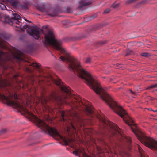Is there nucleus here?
I'll return each mask as SVG.
<instances>
[{"mask_svg":"<svg viewBox=\"0 0 157 157\" xmlns=\"http://www.w3.org/2000/svg\"><path fill=\"white\" fill-rule=\"evenodd\" d=\"M69 115H70L72 117H78V115L77 114V113L75 112L74 111H71L70 112L69 114Z\"/></svg>","mask_w":157,"mask_h":157,"instance_id":"15","label":"nucleus"},{"mask_svg":"<svg viewBox=\"0 0 157 157\" xmlns=\"http://www.w3.org/2000/svg\"><path fill=\"white\" fill-rule=\"evenodd\" d=\"M138 148L140 157H148V156L145 155L143 152V150L140 146H138Z\"/></svg>","mask_w":157,"mask_h":157,"instance_id":"12","label":"nucleus"},{"mask_svg":"<svg viewBox=\"0 0 157 157\" xmlns=\"http://www.w3.org/2000/svg\"><path fill=\"white\" fill-rule=\"evenodd\" d=\"M13 6H16L17 5L18 0H7Z\"/></svg>","mask_w":157,"mask_h":157,"instance_id":"14","label":"nucleus"},{"mask_svg":"<svg viewBox=\"0 0 157 157\" xmlns=\"http://www.w3.org/2000/svg\"><path fill=\"white\" fill-rule=\"evenodd\" d=\"M73 103V104L76 107V108H77V106H78L77 104L76 105V104H74V103Z\"/></svg>","mask_w":157,"mask_h":157,"instance_id":"28","label":"nucleus"},{"mask_svg":"<svg viewBox=\"0 0 157 157\" xmlns=\"http://www.w3.org/2000/svg\"><path fill=\"white\" fill-rule=\"evenodd\" d=\"M0 8L2 10H5L6 9V7L4 4L0 2Z\"/></svg>","mask_w":157,"mask_h":157,"instance_id":"18","label":"nucleus"},{"mask_svg":"<svg viewBox=\"0 0 157 157\" xmlns=\"http://www.w3.org/2000/svg\"><path fill=\"white\" fill-rule=\"evenodd\" d=\"M13 97H14L15 99L18 98L16 94H14L13 95H12L10 93L9 95L6 96L0 93V99L5 101V102L8 105L12 106L15 108L24 109L25 113L28 115L29 118H33L35 119V120L36 122L38 127L41 128L43 130L48 131L50 134L52 135L58 139H60L63 140L66 145H68V142L59 133L56 129L50 127L44 121L36 117L34 115L28 111L27 109H23L19 103L12 100Z\"/></svg>","mask_w":157,"mask_h":157,"instance_id":"2","label":"nucleus"},{"mask_svg":"<svg viewBox=\"0 0 157 157\" xmlns=\"http://www.w3.org/2000/svg\"><path fill=\"white\" fill-rule=\"evenodd\" d=\"M97 117L100 121L103 123L105 127L108 126L112 129L113 131L112 132L113 135H115L117 133L119 136L121 137L122 139H127L126 137L122 135L121 133V130L117 125L112 123L110 121L106 119L102 113L99 114L97 116Z\"/></svg>","mask_w":157,"mask_h":157,"instance_id":"3","label":"nucleus"},{"mask_svg":"<svg viewBox=\"0 0 157 157\" xmlns=\"http://www.w3.org/2000/svg\"><path fill=\"white\" fill-rule=\"evenodd\" d=\"M157 87V84L155 85H151L149 87H148L147 89H148L150 88H155Z\"/></svg>","mask_w":157,"mask_h":157,"instance_id":"20","label":"nucleus"},{"mask_svg":"<svg viewBox=\"0 0 157 157\" xmlns=\"http://www.w3.org/2000/svg\"><path fill=\"white\" fill-rule=\"evenodd\" d=\"M85 105L86 108V111L88 113L90 114H92L94 112L93 108L91 106L87 105Z\"/></svg>","mask_w":157,"mask_h":157,"instance_id":"11","label":"nucleus"},{"mask_svg":"<svg viewBox=\"0 0 157 157\" xmlns=\"http://www.w3.org/2000/svg\"><path fill=\"white\" fill-rule=\"evenodd\" d=\"M40 10H41V11H42V9H40Z\"/></svg>","mask_w":157,"mask_h":157,"instance_id":"31","label":"nucleus"},{"mask_svg":"<svg viewBox=\"0 0 157 157\" xmlns=\"http://www.w3.org/2000/svg\"><path fill=\"white\" fill-rule=\"evenodd\" d=\"M32 65L33 67H39V65L37 63H33Z\"/></svg>","mask_w":157,"mask_h":157,"instance_id":"23","label":"nucleus"},{"mask_svg":"<svg viewBox=\"0 0 157 157\" xmlns=\"http://www.w3.org/2000/svg\"><path fill=\"white\" fill-rule=\"evenodd\" d=\"M65 114V113L64 112H62L61 114V116L62 118V120L63 121H66L64 117Z\"/></svg>","mask_w":157,"mask_h":157,"instance_id":"21","label":"nucleus"},{"mask_svg":"<svg viewBox=\"0 0 157 157\" xmlns=\"http://www.w3.org/2000/svg\"><path fill=\"white\" fill-rule=\"evenodd\" d=\"M12 19L14 20V21L17 24H18L19 23L18 19L20 20L21 19V17L18 14L16 13H14L13 14L12 17Z\"/></svg>","mask_w":157,"mask_h":157,"instance_id":"9","label":"nucleus"},{"mask_svg":"<svg viewBox=\"0 0 157 157\" xmlns=\"http://www.w3.org/2000/svg\"><path fill=\"white\" fill-rule=\"evenodd\" d=\"M5 54L2 51H0V61L4 60Z\"/></svg>","mask_w":157,"mask_h":157,"instance_id":"16","label":"nucleus"},{"mask_svg":"<svg viewBox=\"0 0 157 157\" xmlns=\"http://www.w3.org/2000/svg\"><path fill=\"white\" fill-rule=\"evenodd\" d=\"M53 81L55 84L60 87L62 90L68 94H71L70 88L64 85L60 79L54 80Z\"/></svg>","mask_w":157,"mask_h":157,"instance_id":"5","label":"nucleus"},{"mask_svg":"<svg viewBox=\"0 0 157 157\" xmlns=\"http://www.w3.org/2000/svg\"><path fill=\"white\" fill-rule=\"evenodd\" d=\"M16 58H17V59H19V60H20V59H21V58L20 57H19L17 56V57H16Z\"/></svg>","mask_w":157,"mask_h":157,"instance_id":"27","label":"nucleus"},{"mask_svg":"<svg viewBox=\"0 0 157 157\" xmlns=\"http://www.w3.org/2000/svg\"><path fill=\"white\" fill-rule=\"evenodd\" d=\"M153 98H151V99H153Z\"/></svg>","mask_w":157,"mask_h":157,"instance_id":"32","label":"nucleus"},{"mask_svg":"<svg viewBox=\"0 0 157 157\" xmlns=\"http://www.w3.org/2000/svg\"><path fill=\"white\" fill-rule=\"evenodd\" d=\"M91 59L90 58H87L86 60V62L87 63H89L90 62Z\"/></svg>","mask_w":157,"mask_h":157,"instance_id":"24","label":"nucleus"},{"mask_svg":"<svg viewBox=\"0 0 157 157\" xmlns=\"http://www.w3.org/2000/svg\"><path fill=\"white\" fill-rule=\"evenodd\" d=\"M91 4L90 2L88 0H81L79 2V8L88 6Z\"/></svg>","mask_w":157,"mask_h":157,"instance_id":"8","label":"nucleus"},{"mask_svg":"<svg viewBox=\"0 0 157 157\" xmlns=\"http://www.w3.org/2000/svg\"><path fill=\"white\" fill-rule=\"evenodd\" d=\"M110 10L109 9H106V10H105L104 13H109V12H110Z\"/></svg>","mask_w":157,"mask_h":157,"instance_id":"26","label":"nucleus"},{"mask_svg":"<svg viewBox=\"0 0 157 157\" xmlns=\"http://www.w3.org/2000/svg\"><path fill=\"white\" fill-rule=\"evenodd\" d=\"M70 126L69 127H67V131H69L71 129H72V128L74 130L76 129L75 128V127L71 123H70Z\"/></svg>","mask_w":157,"mask_h":157,"instance_id":"19","label":"nucleus"},{"mask_svg":"<svg viewBox=\"0 0 157 157\" xmlns=\"http://www.w3.org/2000/svg\"><path fill=\"white\" fill-rule=\"evenodd\" d=\"M23 27L26 29L27 33L35 39H37L39 37L41 31L37 28L26 25H24Z\"/></svg>","mask_w":157,"mask_h":157,"instance_id":"4","label":"nucleus"},{"mask_svg":"<svg viewBox=\"0 0 157 157\" xmlns=\"http://www.w3.org/2000/svg\"><path fill=\"white\" fill-rule=\"evenodd\" d=\"M128 141L129 142H131V140H130V138H128Z\"/></svg>","mask_w":157,"mask_h":157,"instance_id":"29","label":"nucleus"},{"mask_svg":"<svg viewBox=\"0 0 157 157\" xmlns=\"http://www.w3.org/2000/svg\"><path fill=\"white\" fill-rule=\"evenodd\" d=\"M157 111V110H155L154 111L155 112H156Z\"/></svg>","mask_w":157,"mask_h":157,"instance_id":"30","label":"nucleus"},{"mask_svg":"<svg viewBox=\"0 0 157 157\" xmlns=\"http://www.w3.org/2000/svg\"><path fill=\"white\" fill-rule=\"evenodd\" d=\"M141 55L142 56L147 57L148 55V54L147 53L145 52L142 53L141 54Z\"/></svg>","mask_w":157,"mask_h":157,"instance_id":"22","label":"nucleus"},{"mask_svg":"<svg viewBox=\"0 0 157 157\" xmlns=\"http://www.w3.org/2000/svg\"><path fill=\"white\" fill-rule=\"evenodd\" d=\"M128 93L131 94H135V93L134 92H133L131 90H130V89L128 91Z\"/></svg>","mask_w":157,"mask_h":157,"instance_id":"25","label":"nucleus"},{"mask_svg":"<svg viewBox=\"0 0 157 157\" xmlns=\"http://www.w3.org/2000/svg\"><path fill=\"white\" fill-rule=\"evenodd\" d=\"M49 99L50 100L53 99L55 100H59L60 101L62 102L63 103H67L68 100L69 101V99H67V96H64L63 98H59L54 94H51Z\"/></svg>","mask_w":157,"mask_h":157,"instance_id":"6","label":"nucleus"},{"mask_svg":"<svg viewBox=\"0 0 157 157\" xmlns=\"http://www.w3.org/2000/svg\"><path fill=\"white\" fill-rule=\"evenodd\" d=\"M45 101H47V99H45Z\"/></svg>","mask_w":157,"mask_h":157,"instance_id":"34","label":"nucleus"},{"mask_svg":"<svg viewBox=\"0 0 157 157\" xmlns=\"http://www.w3.org/2000/svg\"><path fill=\"white\" fill-rule=\"evenodd\" d=\"M89 86L100 95L101 98L112 110L123 118L126 124L129 126L133 125L131 127L132 131L143 144L150 149H157V141L152 138L146 136L138 129L137 125L134 123L133 120L125 110L107 93L106 88H103L101 85H89Z\"/></svg>","mask_w":157,"mask_h":157,"instance_id":"1","label":"nucleus"},{"mask_svg":"<svg viewBox=\"0 0 157 157\" xmlns=\"http://www.w3.org/2000/svg\"><path fill=\"white\" fill-rule=\"evenodd\" d=\"M72 98H74L76 100V102H78V103L80 105H81L82 104L83 105H84V103L82 102V100L80 97L74 95L72 96Z\"/></svg>","mask_w":157,"mask_h":157,"instance_id":"10","label":"nucleus"},{"mask_svg":"<svg viewBox=\"0 0 157 157\" xmlns=\"http://www.w3.org/2000/svg\"><path fill=\"white\" fill-rule=\"evenodd\" d=\"M4 37L2 36H0V47L3 48L4 47V42L5 41L2 39V38Z\"/></svg>","mask_w":157,"mask_h":157,"instance_id":"13","label":"nucleus"},{"mask_svg":"<svg viewBox=\"0 0 157 157\" xmlns=\"http://www.w3.org/2000/svg\"><path fill=\"white\" fill-rule=\"evenodd\" d=\"M5 20L6 22L10 24L12 22V21L9 17H6L5 18Z\"/></svg>","mask_w":157,"mask_h":157,"instance_id":"17","label":"nucleus"},{"mask_svg":"<svg viewBox=\"0 0 157 157\" xmlns=\"http://www.w3.org/2000/svg\"><path fill=\"white\" fill-rule=\"evenodd\" d=\"M153 98H151V99H153Z\"/></svg>","mask_w":157,"mask_h":157,"instance_id":"33","label":"nucleus"},{"mask_svg":"<svg viewBox=\"0 0 157 157\" xmlns=\"http://www.w3.org/2000/svg\"><path fill=\"white\" fill-rule=\"evenodd\" d=\"M73 153L76 156H77L78 155H79V157L80 155H81L84 157L86 156V154L84 150L82 148L78 150L77 151H73Z\"/></svg>","mask_w":157,"mask_h":157,"instance_id":"7","label":"nucleus"}]
</instances>
